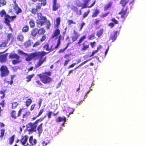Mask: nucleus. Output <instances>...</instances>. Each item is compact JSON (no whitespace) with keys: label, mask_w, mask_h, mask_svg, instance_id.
Segmentation results:
<instances>
[{"label":"nucleus","mask_w":146,"mask_h":146,"mask_svg":"<svg viewBox=\"0 0 146 146\" xmlns=\"http://www.w3.org/2000/svg\"><path fill=\"white\" fill-rule=\"evenodd\" d=\"M61 35L59 36L57 40V43L56 45L54 46V44L49 46L48 43L45 44L43 46V50L48 52H46L44 51H35L29 54L25 53L20 50H18V53L27 56L25 58V60L27 61H29L32 59L36 60L39 59L36 64L35 65L36 68H38L40 66L46 61V57L43 58V57L48 54L51 52L53 51L55 49H57L60 44Z\"/></svg>","instance_id":"1"},{"label":"nucleus","mask_w":146,"mask_h":146,"mask_svg":"<svg viewBox=\"0 0 146 146\" xmlns=\"http://www.w3.org/2000/svg\"><path fill=\"white\" fill-rule=\"evenodd\" d=\"M37 18L36 22L37 27L45 25V27L47 30L50 29L51 25L50 22L46 17L42 16L41 13H37Z\"/></svg>","instance_id":"2"},{"label":"nucleus","mask_w":146,"mask_h":146,"mask_svg":"<svg viewBox=\"0 0 146 146\" xmlns=\"http://www.w3.org/2000/svg\"><path fill=\"white\" fill-rule=\"evenodd\" d=\"M50 71L45 72L37 75L41 81L44 84H48L52 81V78L49 76L51 75Z\"/></svg>","instance_id":"3"},{"label":"nucleus","mask_w":146,"mask_h":146,"mask_svg":"<svg viewBox=\"0 0 146 146\" xmlns=\"http://www.w3.org/2000/svg\"><path fill=\"white\" fill-rule=\"evenodd\" d=\"M44 117L40 118L36 120L34 122L29 123L26 125L27 128L28 129L29 132H33L36 131V128L38 123L39 122H41L44 119Z\"/></svg>","instance_id":"4"},{"label":"nucleus","mask_w":146,"mask_h":146,"mask_svg":"<svg viewBox=\"0 0 146 146\" xmlns=\"http://www.w3.org/2000/svg\"><path fill=\"white\" fill-rule=\"evenodd\" d=\"M16 15L10 16L8 14L5 15L4 16V22L8 26L9 29L11 31H12V29L11 25L10 23L11 21H13L16 18Z\"/></svg>","instance_id":"5"},{"label":"nucleus","mask_w":146,"mask_h":146,"mask_svg":"<svg viewBox=\"0 0 146 146\" xmlns=\"http://www.w3.org/2000/svg\"><path fill=\"white\" fill-rule=\"evenodd\" d=\"M9 58L13 59L12 61V63L13 65H15L20 63L22 62V60L20 59V56L16 53H11L9 56Z\"/></svg>","instance_id":"6"},{"label":"nucleus","mask_w":146,"mask_h":146,"mask_svg":"<svg viewBox=\"0 0 146 146\" xmlns=\"http://www.w3.org/2000/svg\"><path fill=\"white\" fill-rule=\"evenodd\" d=\"M0 75L1 77L7 76L9 73V71L7 67L5 65H2L0 68Z\"/></svg>","instance_id":"7"},{"label":"nucleus","mask_w":146,"mask_h":146,"mask_svg":"<svg viewBox=\"0 0 146 146\" xmlns=\"http://www.w3.org/2000/svg\"><path fill=\"white\" fill-rule=\"evenodd\" d=\"M22 109L20 108L18 111L17 115L16 114V111L13 110H12L11 113V117L14 119H16L17 117H19L22 112Z\"/></svg>","instance_id":"8"},{"label":"nucleus","mask_w":146,"mask_h":146,"mask_svg":"<svg viewBox=\"0 0 146 146\" xmlns=\"http://www.w3.org/2000/svg\"><path fill=\"white\" fill-rule=\"evenodd\" d=\"M37 5L36 6V8H33L32 9L31 12L34 15H36L37 13L38 10H39L41 9V6L42 5H41V4H40V3H37Z\"/></svg>","instance_id":"9"},{"label":"nucleus","mask_w":146,"mask_h":146,"mask_svg":"<svg viewBox=\"0 0 146 146\" xmlns=\"http://www.w3.org/2000/svg\"><path fill=\"white\" fill-rule=\"evenodd\" d=\"M90 1L91 0H84L83 2H84V4L82 6V9L86 8H90L93 6L96 3L95 1H94L93 3L90 6H87L88 4Z\"/></svg>","instance_id":"10"},{"label":"nucleus","mask_w":146,"mask_h":146,"mask_svg":"<svg viewBox=\"0 0 146 146\" xmlns=\"http://www.w3.org/2000/svg\"><path fill=\"white\" fill-rule=\"evenodd\" d=\"M13 5V9L16 11L15 13L16 14H18L21 13L22 11L21 9L18 6L17 4L15 2L14 3V4H12Z\"/></svg>","instance_id":"11"},{"label":"nucleus","mask_w":146,"mask_h":146,"mask_svg":"<svg viewBox=\"0 0 146 146\" xmlns=\"http://www.w3.org/2000/svg\"><path fill=\"white\" fill-rule=\"evenodd\" d=\"M8 53H6L5 54L1 55L0 56V62L3 63L6 62L7 60V56Z\"/></svg>","instance_id":"12"},{"label":"nucleus","mask_w":146,"mask_h":146,"mask_svg":"<svg viewBox=\"0 0 146 146\" xmlns=\"http://www.w3.org/2000/svg\"><path fill=\"white\" fill-rule=\"evenodd\" d=\"M56 29L54 30L52 34L51 38L52 39L56 37L60 34V31L58 28H56Z\"/></svg>","instance_id":"13"},{"label":"nucleus","mask_w":146,"mask_h":146,"mask_svg":"<svg viewBox=\"0 0 146 146\" xmlns=\"http://www.w3.org/2000/svg\"><path fill=\"white\" fill-rule=\"evenodd\" d=\"M60 7L59 4L57 3V0H53L52 9L55 11L57 10Z\"/></svg>","instance_id":"14"},{"label":"nucleus","mask_w":146,"mask_h":146,"mask_svg":"<svg viewBox=\"0 0 146 146\" xmlns=\"http://www.w3.org/2000/svg\"><path fill=\"white\" fill-rule=\"evenodd\" d=\"M73 34L74 35L71 37V38L73 42L76 41L78 38L80 36L79 33L76 31L75 30H74L73 31Z\"/></svg>","instance_id":"15"},{"label":"nucleus","mask_w":146,"mask_h":146,"mask_svg":"<svg viewBox=\"0 0 146 146\" xmlns=\"http://www.w3.org/2000/svg\"><path fill=\"white\" fill-rule=\"evenodd\" d=\"M82 47L81 48V50H85L88 49L89 47V44L88 42L85 41L82 44Z\"/></svg>","instance_id":"16"},{"label":"nucleus","mask_w":146,"mask_h":146,"mask_svg":"<svg viewBox=\"0 0 146 146\" xmlns=\"http://www.w3.org/2000/svg\"><path fill=\"white\" fill-rule=\"evenodd\" d=\"M127 7H126L125 9L123 8L121 11L118 14L121 15V17L122 18H125V16L127 13Z\"/></svg>","instance_id":"17"},{"label":"nucleus","mask_w":146,"mask_h":146,"mask_svg":"<svg viewBox=\"0 0 146 146\" xmlns=\"http://www.w3.org/2000/svg\"><path fill=\"white\" fill-rule=\"evenodd\" d=\"M119 31H115L114 32L113 35H111L110 38V40H111L112 42H113L116 39L117 37V34L118 33Z\"/></svg>","instance_id":"18"},{"label":"nucleus","mask_w":146,"mask_h":146,"mask_svg":"<svg viewBox=\"0 0 146 146\" xmlns=\"http://www.w3.org/2000/svg\"><path fill=\"white\" fill-rule=\"evenodd\" d=\"M109 49V48L108 47L106 49L105 52H101L100 53H99L98 54L99 56V57L102 59H104L105 58L106 54L108 52Z\"/></svg>","instance_id":"19"},{"label":"nucleus","mask_w":146,"mask_h":146,"mask_svg":"<svg viewBox=\"0 0 146 146\" xmlns=\"http://www.w3.org/2000/svg\"><path fill=\"white\" fill-rule=\"evenodd\" d=\"M113 5V2L111 1H110L104 7V11H106L108 9H111Z\"/></svg>","instance_id":"20"},{"label":"nucleus","mask_w":146,"mask_h":146,"mask_svg":"<svg viewBox=\"0 0 146 146\" xmlns=\"http://www.w3.org/2000/svg\"><path fill=\"white\" fill-rule=\"evenodd\" d=\"M27 140V136L26 135L24 136H22L20 140L21 143L23 145H25Z\"/></svg>","instance_id":"21"},{"label":"nucleus","mask_w":146,"mask_h":146,"mask_svg":"<svg viewBox=\"0 0 146 146\" xmlns=\"http://www.w3.org/2000/svg\"><path fill=\"white\" fill-rule=\"evenodd\" d=\"M61 20L60 17H58L56 18L55 20L56 24L54 27L55 28H58L60 24Z\"/></svg>","instance_id":"22"},{"label":"nucleus","mask_w":146,"mask_h":146,"mask_svg":"<svg viewBox=\"0 0 146 146\" xmlns=\"http://www.w3.org/2000/svg\"><path fill=\"white\" fill-rule=\"evenodd\" d=\"M17 39L18 41L23 42L24 40V37L22 34L19 33L17 36Z\"/></svg>","instance_id":"23"},{"label":"nucleus","mask_w":146,"mask_h":146,"mask_svg":"<svg viewBox=\"0 0 146 146\" xmlns=\"http://www.w3.org/2000/svg\"><path fill=\"white\" fill-rule=\"evenodd\" d=\"M33 2H35L37 1L41 2V3L40 4L42 6H45L46 4V0H31Z\"/></svg>","instance_id":"24"},{"label":"nucleus","mask_w":146,"mask_h":146,"mask_svg":"<svg viewBox=\"0 0 146 146\" xmlns=\"http://www.w3.org/2000/svg\"><path fill=\"white\" fill-rule=\"evenodd\" d=\"M43 123H40L39 125H38L37 128L36 129L38 131V133L39 135L43 131L42 125Z\"/></svg>","instance_id":"25"},{"label":"nucleus","mask_w":146,"mask_h":146,"mask_svg":"<svg viewBox=\"0 0 146 146\" xmlns=\"http://www.w3.org/2000/svg\"><path fill=\"white\" fill-rule=\"evenodd\" d=\"M29 142L32 145H34L36 144L37 141L36 139H33V136H31L30 137Z\"/></svg>","instance_id":"26"},{"label":"nucleus","mask_w":146,"mask_h":146,"mask_svg":"<svg viewBox=\"0 0 146 146\" xmlns=\"http://www.w3.org/2000/svg\"><path fill=\"white\" fill-rule=\"evenodd\" d=\"M66 120V118L65 117H61L59 116L57 118H56V122H60L63 121H65Z\"/></svg>","instance_id":"27"},{"label":"nucleus","mask_w":146,"mask_h":146,"mask_svg":"<svg viewBox=\"0 0 146 146\" xmlns=\"http://www.w3.org/2000/svg\"><path fill=\"white\" fill-rule=\"evenodd\" d=\"M38 33V29H37L35 28L33 29L31 33V35L33 36H35Z\"/></svg>","instance_id":"28"},{"label":"nucleus","mask_w":146,"mask_h":146,"mask_svg":"<svg viewBox=\"0 0 146 146\" xmlns=\"http://www.w3.org/2000/svg\"><path fill=\"white\" fill-rule=\"evenodd\" d=\"M35 76V74H33L31 75H29L27 76L26 77V82H30L31 80V79L33 78Z\"/></svg>","instance_id":"29"},{"label":"nucleus","mask_w":146,"mask_h":146,"mask_svg":"<svg viewBox=\"0 0 146 146\" xmlns=\"http://www.w3.org/2000/svg\"><path fill=\"white\" fill-rule=\"evenodd\" d=\"M100 10L98 9H96L93 12L92 17H96L99 14Z\"/></svg>","instance_id":"30"},{"label":"nucleus","mask_w":146,"mask_h":146,"mask_svg":"<svg viewBox=\"0 0 146 146\" xmlns=\"http://www.w3.org/2000/svg\"><path fill=\"white\" fill-rule=\"evenodd\" d=\"M104 31V29L102 28L98 31L96 33V35L98 37H100L103 34Z\"/></svg>","instance_id":"31"},{"label":"nucleus","mask_w":146,"mask_h":146,"mask_svg":"<svg viewBox=\"0 0 146 146\" xmlns=\"http://www.w3.org/2000/svg\"><path fill=\"white\" fill-rule=\"evenodd\" d=\"M128 2L129 1L128 0H121L120 2V4H121L123 7H124Z\"/></svg>","instance_id":"32"},{"label":"nucleus","mask_w":146,"mask_h":146,"mask_svg":"<svg viewBox=\"0 0 146 146\" xmlns=\"http://www.w3.org/2000/svg\"><path fill=\"white\" fill-rule=\"evenodd\" d=\"M86 38V36L85 35H83L80 38L77 44L80 45V44Z\"/></svg>","instance_id":"33"},{"label":"nucleus","mask_w":146,"mask_h":146,"mask_svg":"<svg viewBox=\"0 0 146 146\" xmlns=\"http://www.w3.org/2000/svg\"><path fill=\"white\" fill-rule=\"evenodd\" d=\"M13 36L12 33H8L7 36V39L5 40L7 42H8L11 39L13 38Z\"/></svg>","instance_id":"34"},{"label":"nucleus","mask_w":146,"mask_h":146,"mask_svg":"<svg viewBox=\"0 0 146 146\" xmlns=\"http://www.w3.org/2000/svg\"><path fill=\"white\" fill-rule=\"evenodd\" d=\"M45 32V31L43 28H41L38 30V33L39 35H43Z\"/></svg>","instance_id":"35"},{"label":"nucleus","mask_w":146,"mask_h":146,"mask_svg":"<svg viewBox=\"0 0 146 146\" xmlns=\"http://www.w3.org/2000/svg\"><path fill=\"white\" fill-rule=\"evenodd\" d=\"M35 82L37 84V86H40L41 88H46L44 86L43 84L39 80L36 81Z\"/></svg>","instance_id":"36"},{"label":"nucleus","mask_w":146,"mask_h":146,"mask_svg":"<svg viewBox=\"0 0 146 146\" xmlns=\"http://www.w3.org/2000/svg\"><path fill=\"white\" fill-rule=\"evenodd\" d=\"M32 100L31 98L28 99L26 102L25 104L27 107H28L32 102Z\"/></svg>","instance_id":"37"},{"label":"nucleus","mask_w":146,"mask_h":146,"mask_svg":"<svg viewBox=\"0 0 146 146\" xmlns=\"http://www.w3.org/2000/svg\"><path fill=\"white\" fill-rule=\"evenodd\" d=\"M31 41L29 40L26 41L24 43V45L26 47H27L31 46Z\"/></svg>","instance_id":"38"},{"label":"nucleus","mask_w":146,"mask_h":146,"mask_svg":"<svg viewBox=\"0 0 146 146\" xmlns=\"http://www.w3.org/2000/svg\"><path fill=\"white\" fill-rule=\"evenodd\" d=\"M15 135H12L10 138L9 139V143L10 145H11L14 141Z\"/></svg>","instance_id":"39"},{"label":"nucleus","mask_w":146,"mask_h":146,"mask_svg":"<svg viewBox=\"0 0 146 146\" xmlns=\"http://www.w3.org/2000/svg\"><path fill=\"white\" fill-rule=\"evenodd\" d=\"M6 40L3 42H2L1 44H0V47H5L6 46L7 44L8 43Z\"/></svg>","instance_id":"40"},{"label":"nucleus","mask_w":146,"mask_h":146,"mask_svg":"<svg viewBox=\"0 0 146 146\" xmlns=\"http://www.w3.org/2000/svg\"><path fill=\"white\" fill-rule=\"evenodd\" d=\"M29 24L30 27L33 28H34L35 26V23L34 21L32 19H31L29 22Z\"/></svg>","instance_id":"41"},{"label":"nucleus","mask_w":146,"mask_h":146,"mask_svg":"<svg viewBox=\"0 0 146 146\" xmlns=\"http://www.w3.org/2000/svg\"><path fill=\"white\" fill-rule=\"evenodd\" d=\"M70 44V42H68L66 47H65L63 49H60L59 50V52H58L59 53H62V52H64L65 50L68 48V46H69V44Z\"/></svg>","instance_id":"42"},{"label":"nucleus","mask_w":146,"mask_h":146,"mask_svg":"<svg viewBox=\"0 0 146 146\" xmlns=\"http://www.w3.org/2000/svg\"><path fill=\"white\" fill-rule=\"evenodd\" d=\"M18 105V104L17 102H13L12 103L11 108L12 109H15Z\"/></svg>","instance_id":"43"},{"label":"nucleus","mask_w":146,"mask_h":146,"mask_svg":"<svg viewBox=\"0 0 146 146\" xmlns=\"http://www.w3.org/2000/svg\"><path fill=\"white\" fill-rule=\"evenodd\" d=\"M29 30V27L27 25H25L23 28L22 31L26 33L28 32Z\"/></svg>","instance_id":"44"},{"label":"nucleus","mask_w":146,"mask_h":146,"mask_svg":"<svg viewBox=\"0 0 146 146\" xmlns=\"http://www.w3.org/2000/svg\"><path fill=\"white\" fill-rule=\"evenodd\" d=\"M30 112L29 111H26L24 114H23L22 116V117L23 119L24 118H27L28 116L30 115Z\"/></svg>","instance_id":"45"},{"label":"nucleus","mask_w":146,"mask_h":146,"mask_svg":"<svg viewBox=\"0 0 146 146\" xmlns=\"http://www.w3.org/2000/svg\"><path fill=\"white\" fill-rule=\"evenodd\" d=\"M6 92L5 90H2L0 91V93L1 94H2L3 95L1 97V98L2 99H3L5 96V92Z\"/></svg>","instance_id":"46"},{"label":"nucleus","mask_w":146,"mask_h":146,"mask_svg":"<svg viewBox=\"0 0 146 146\" xmlns=\"http://www.w3.org/2000/svg\"><path fill=\"white\" fill-rule=\"evenodd\" d=\"M95 38V36L94 33H93L91 34L89 36H88V38L89 40H93V39H94Z\"/></svg>","instance_id":"47"},{"label":"nucleus","mask_w":146,"mask_h":146,"mask_svg":"<svg viewBox=\"0 0 146 146\" xmlns=\"http://www.w3.org/2000/svg\"><path fill=\"white\" fill-rule=\"evenodd\" d=\"M6 12L5 10L4 9H3L0 12V15L1 17H3L4 15H6Z\"/></svg>","instance_id":"48"},{"label":"nucleus","mask_w":146,"mask_h":146,"mask_svg":"<svg viewBox=\"0 0 146 146\" xmlns=\"http://www.w3.org/2000/svg\"><path fill=\"white\" fill-rule=\"evenodd\" d=\"M1 133L0 135V138H2L4 136L5 130L4 129H2L1 130Z\"/></svg>","instance_id":"49"},{"label":"nucleus","mask_w":146,"mask_h":146,"mask_svg":"<svg viewBox=\"0 0 146 146\" xmlns=\"http://www.w3.org/2000/svg\"><path fill=\"white\" fill-rule=\"evenodd\" d=\"M19 68V67L18 66H14L11 67L13 71L14 72H17Z\"/></svg>","instance_id":"50"},{"label":"nucleus","mask_w":146,"mask_h":146,"mask_svg":"<svg viewBox=\"0 0 146 146\" xmlns=\"http://www.w3.org/2000/svg\"><path fill=\"white\" fill-rule=\"evenodd\" d=\"M90 12V10L88 9L86 12H85L83 15V17L84 18H85L87 16L88 14Z\"/></svg>","instance_id":"51"},{"label":"nucleus","mask_w":146,"mask_h":146,"mask_svg":"<svg viewBox=\"0 0 146 146\" xmlns=\"http://www.w3.org/2000/svg\"><path fill=\"white\" fill-rule=\"evenodd\" d=\"M111 21H112V23L115 25L117 24L118 23V21L116 20L115 18H113L111 19Z\"/></svg>","instance_id":"52"},{"label":"nucleus","mask_w":146,"mask_h":146,"mask_svg":"<svg viewBox=\"0 0 146 146\" xmlns=\"http://www.w3.org/2000/svg\"><path fill=\"white\" fill-rule=\"evenodd\" d=\"M68 25H70L71 24H76V23L74 22L73 21V20H69L68 21Z\"/></svg>","instance_id":"53"},{"label":"nucleus","mask_w":146,"mask_h":146,"mask_svg":"<svg viewBox=\"0 0 146 146\" xmlns=\"http://www.w3.org/2000/svg\"><path fill=\"white\" fill-rule=\"evenodd\" d=\"M0 3L2 5H5L6 4V2L5 0H0Z\"/></svg>","instance_id":"54"},{"label":"nucleus","mask_w":146,"mask_h":146,"mask_svg":"<svg viewBox=\"0 0 146 146\" xmlns=\"http://www.w3.org/2000/svg\"><path fill=\"white\" fill-rule=\"evenodd\" d=\"M44 109H42L40 110L39 111L38 114V115L36 116V117H38L40 116L42 113L44 111Z\"/></svg>","instance_id":"55"},{"label":"nucleus","mask_w":146,"mask_h":146,"mask_svg":"<svg viewBox=\"0 0 146 146\" xmlns=\"http://www.w3.org/2000/svg\"><path fill=\"white\" fill-rule=\"evenodd\" d=\"M46 38V36L45 35H44L42 36V37L40 39V41L41 42H43L44 41Z\"/></svg>","instance_id":"56"},{"label":"nucleus","mask_w":146,"mask_h":146,"mask_svg":"<svg viewBox=\"0 0 146 146\" xmlns=\"http://www.w3.org/2000/svg\"><path fill=\"white\" fill-rule=\"evenodd\" d=\"M71 9L74 12H77L78 11V9L77 7L74 6H72L71 7Z\"/></svg>","instance_id":"57"},{"label":"nucleus","mask_w":146,"mask_h":146,"mask_svg":"<svg viewBox=\"0 0 146 146\" xmlns=\"http://www.w3.org/2000/svg\"><path fill=\"white\" fill-rule=\"evenodd\" d=\"M71 60V59H70L69 58H68L66 59L64 63V66H66V65H67L68 62H69Z\"/></svg>","instance_id":"58"},{"label":"nucleus","mask_w":146,"mask_h":146,"mask_svg":"<svg viewBox=\"0 0 146 146\" xmlns=\"http://www.w3.org/2000/svg\"><path fill=\"white\" fill-rule=\"evenodd\" d=\"M52 112L51 111H49L47 114V115L48 116V118L50 119L51 117V115L52 114Z\"/></svg>","instance_id":"59"},{"label":"nucleus","mask_w":146,"mask_h":146,"mask_svg":"<svg viewBox=\"0 0 146 146\" xmlns=\"http://www.w3.org/2000/svg\"><path fill=\"white\" fill-rule=\"evenodd\" d=\"M40 44V42L39 41H37L33 45V47H35L37 46H39Z\"/></svg>","instance_id":"60"},{"label":"nucleus","mask_w":146,"mask_h":146,"mask_svg":"<svg viewBox=\"0 0 146 146\" xmlns=\"http://www.w3.org/2000/svg\"><path fill=\"white\" fill-rule=\"evenodd\" d=\"M85 25V23L84 22L82 23L81 25H80L79 31H80L82 29L83 26Z\"/></svg>","instance_id":"61"},{"label":"nucleus","mask_w":146,"mask_h":146,"mask_svg":"<svg viewBox=\"0 0 146 146\" xmlns=\"http://www.w3.org/2000/svg\"><path fill=\"white\" fill-rule=\"evenodd\" d=\"M110 13L109 12H107L106 13L103 14L101 16V17L103 18L106 17Z\"/></svg>","instance_id":"62"},{"label":"nucleus","mask_w":146,"mask_h":146,"mask_svg":"<svg viewBox=\"0 0 146 146\" xmlns=\"http://www.w3.org/2000/svg\"><path fill=\"white\" fill-rule=\"evenodd\" d=\"M90 60H91L90 59H89L87 60L86 61H84V62H82V63H81L78 66L80 67V66H82L84 64H85L86 62H87L88 61Z\"/></svg>","instance_id":"63"},{"label":"nucleus","mask_w":146,"mask_h":146,"mask_svg":"<svg viewBox=\"0 0 146 146\" xmlns=\"http://www.w3.org/2000/svg\"><path fill=\"white\" fill-rule=\"evenodd\" d=\"M100 21V20L98 19H96L95 20L94 24L95 25H97V24H98Z\"/></svg>","instance_id":"64"}]
</instances>
